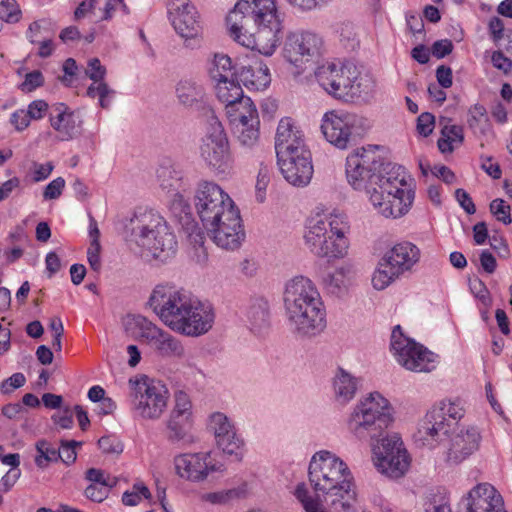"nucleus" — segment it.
I'll list each match as a JSON object with an SVG mask.
<instances>
[{"mask_svg": "<svg viewBox=\"0 0 512 512\" xmlns=\"http://www.w3.org/2000/svg\"><path fill=\"white\" fill-rule=\"evenodd\" d=\"M373 460L381 474L393 479L402 477L410 465L408 452L397 435L385 437L373 447Z\"/></svg>", "mask_w": 512, "mask_h": 512, "instance_id": "a211bd4d", "label": "nucleus"}, {"mask_svg": "<svg viewBox=\"0 0 512 512\" xmlns=\"http://www.w3.org/2000/svg\"><path fill=\"white\" fill-rule=\"evenodd\" d=\"M99 448L104 453H121L123 451L122 443L114 436H103L98 440Z\"/></svg>", "mask_w": 512, "mask_h": 512, "instance_id": "69168bd1", "label": "nucleus"}, {"mask_svg": "<svg viewBox=\"0 0 512 512\" xmlns=\"http://www.w3.org/2000/svg\"><path fill=\"white\" fill-rule=\"evenodd\" d=\"M346 178L354 190L364 191L375 210L385 218L406 215L415 199V191L403 166L384 162L381 149L368 145L346 158Z\"/></svg>", "mask_w": 512, "mask_h": 512, "instance_id": "f257e3e1", "label": "nucleus"}, {"mask_svg": "<svg viewBox=\"0 0 512 512\" xmlns=\"http://www.w3.org/2000/svg\"><path fill=\"white\" fill-rule=\"evenodd\" d=\"M247 319L250 329L260 332L269 324V305L264 299H256L247 310Z\"/></svg>", "mask_w": 512, "mask_h": 512, "instance_id": "58836bf2", "label": "nucleus"}, {"mask_svg": "<svg viewBox=\"0 0 512 512\" xmlns=\"http://www.w3.org/2000/svg\"><path fill=\"white\" fill-rule=\"evenodd\" d=\"M262 0H238L234 7L228 12L225 22L228 34L239 45L242 38L247 34L244 31L243 22L247 16H251L254 21V11L262 8Z\"/></svg>", "mask_w": 512, "mask_h": 512, "instance_id": "c756f323", "label": "nucleus"}, {"mask_svg": "<svg viewBox=\"0 0 512 512\" xmlns=\"http://www.w3.org/2000/svg\"><path fill=\"white\" fill-rule=\"evenodd\" d=\"M309 150L304 142L303 133L294 125L291 118L280 120L276 136L275 151L277 157H283L285 154L294 153L297 150Z\"/></svg>", "mask_w": 512, "mask_h": 512, "instance_id": "7c9ffc66", "label": "nucleus"}, {"mask_svg": "<svg viewBox=\"0 0 512 512\" xmlns=\"http://www.w3.org/2000/svg\"><path fill=\"white\" fill-rule=\"evenodd\" d=\"M270 181L269 171L267 168H261L258 172L256 181V199L262 203L265 200V193Z\"/></svg>", "mask_w": 512, "mask_h": 512, "instance_id": "0e129e2a", "label": "nucleus"}, {"mask_svg": "<svg viewBox=\"0 0 512 512\" xmlns=\"http://www.w3.org/2000/svg\"><path fill=\"white\" fill-rule=\"evenodd\" d=\"M363 119L356 114L335 111L323 116L321 131L325 139L339 149H346L363 134Z\"/></svg>", "mask_w": 512, "mask_h": 512, "instance_id": "f3484780", "label": "nucleus"}, {"mask_svg": "<svg viewBox=\"0 0 512 512\" xmlns=\"http://www.w3.org/2000/svg\"><path fill=\"white\" fill-rule=\"evenodd\" d=\"M237 79L249 91H264L271 83V74L265 63L255 61L239 67Z\"/></svg>", "mask_w": 512, "mask_h": 512, "instance_id": "2f4dec72", "label": "nucleus"}, {"mask_svg": "<svg viewBox=\"0 0 512 512\" xmlns=\"http://www.w3.org/2000/svg\"><path fill=\"white\" fill-rule=\"evenodd\" d=\"M208 428L213 432L217 446L227 455L240 461L243 457L244 440L238 434L232 420L222 412L209 416Z\"/></svg>", "mask_w": 512, "mask_h": 512, "instance_id": "5701e85b", "label": "nucleus"}, {"mask_svg": "<svg viewBox=\"0 0 512 512\" xmlns=\"http://www.w3.org/2000/svg\"><path fill=\"white\" fill-rule=\"evenodd\" d=\"M360 386V379L343 368H337L332 378V391L335 400L342 404H348L356 395Z\"/></svg>", "mask_w": 512, "mask_h": 512, "instance_id": "473e14b6", "label": "nucleus"}, {"mask_svg": "<svg viewBox=\"0 0 512 512\" xmlns=\"http://www.w3.org/2000/svg\"><path fill=\"white\" fill-rule=\"evenodd\" d=\"M349 274V266H340L323 278V285L329 293L341 295L347 291L350 284Z\"/></svg>", "mask_w": 512, "mask_h": 512, "instance_id": "4c0bfd02", "label": "nucleus"}, {"mask_svg": "<svg viewBox=\"0 0 512 512\" xmlns=\"http://www.w3.org/2000/svg\"><path fill=\"white\" fill-rule=\"evenodd\" d=\"M112 485H95L89 484L84 491V495L87 499L93 502H103L109 495Z\"/></svg>", "mask_w": 512, "mask_h": 512, "instance_id": "603ef678", "label": "nucleus"}, {"mask_svg": "<svg viewBox=\"0 0 512 512\" xmlns=\"http://www.w3.org/2000/svg\"><path fill=\"white\" fill-rule=\"evenodd\" d=\"M470 289L474 296L481 301V303L488 308L491 305V297L488 289L481 280H475L470 285Z\"/></svg>", "mask_w": 512, "mask_h": 512, "instance_id": "338daca9", "label": "nucleus"}, {"mask_svg": "<svg viewBox=\"0 0 512 512\" xmlns=\"http://www.w3.org/2000/svg\"><path fill=\"white\" fill-rule=\"evenodd\" d=\"M284 307L287 322L294 335L312 338L326 328V308L322 297L311 279L295 276L284 290Z\"/></svg>", "mask_w": 512, "mask_h": 512, "instance_id": "f03ea898", "label": "nucleus"}, {"mask_svg": "<svg viewBox=\"0 0 512 512\" xmlns=\"http://www.w3.org/2000/svg\"><path fill=\"white\" fill-rule=\"evenodd\" d=\"M167 10L171 24L180 37L191 40L200 34V16L190 0H169Z\"/></svg>", "mask_w": 512, "mask_h": 512, "instance_id": "b1692460", "label": "nucleus"}, {"mask_svg": "<svg viewBox=\"0 0 512 512\" xmlns=\"http://www.w3.org/2000/svg\"><path fill=\"white\" fill-rule=\"evenodd\" d=\"M431 410L434 411L438 416H443L445 418V422L450 424V428L453 432L455 431L459 421L464 417L466 412L464 403L459 398L443 399L433 405Z\"/></svg>", "mask_w": 512, "mask_h": 512, "instance_id": "f704fd0d", "label": "nucleus"}, {"mask_svg": "<svg viewBox=\"0 0 512 512\" xmlns=\"http://www.w3.org/2000/svg\"><path fill=\"white\" fill-rule=\"evenodd\" d=\"M175 405L171 412L193 416L192 412V402L189 395L184 391H177L175 393Z\"/></svg>", "mask_w": 512, "mask_h": 512, "instance_id": "864d4df0", "label": "nucleus"}, {"mask_svg": "<svg viewBox=\"0 0 512 512\" xmlns=\"http://www.w3.org/2000/svg\"><path fill=\"white\" fill-rule=\"evenodd\" d=\"M101 245L98 239L91 240L87 250V259L92 270L99 272L101 269L100 258Z\"/></svg>", "mask_w": 512, "mask_h": 512, "instance_id": "4d7b16f0", "label": "nucleus"}, {"mask_svg": "<svg viewBox=\"0 0 512 512\" xmlns=\"http://www.w3.org/2000/svg\"><path fill=\"white\" fill-rule=\"evenodd\" d=\"M125 330L134 340L146 344L161 357L184 355V346L179 339L143 315L129 316L125 322Z\"/></svg>", "mask_w": 512, "mask_h": 512, "instance_id": "9b49d317", "label": "nucleus"}, {"mask_svg": "<svg viewBox=\"0 0 512 512\" xmlns=\"http://www.w3.org/2000/svg\"><path fill=\"white\" fill-rule=\"evenodd\" d=\"M391 350L397 362L414 372H430L435 368L437 356L415 340L406 337L401 326L394 327L391 334Z\"/></svg>", "mask_w": 512, "mask_h": 512, "instance_id": "2eb2a0df", "label": "nucleus"}, {"mask_svg": "<svg viewBox=\"0 0 512 512\" xmlns=\"http://www.w3.org/2000/svg\"><path fill=\"white\" fill-rule=\"evenodd\" d=\"M176 95L181 104L191 107L202 100L203 87L193 80H181L176 86Z\"/></svg>", "mask_w": 512, "mask_h": 512, "instance_id": "37998d69", "label": "nucleus"}, {"mask_svg": "<svg viewBox=\"0 0 512 512\" xmlns=\"http://www.w3.org/2000/svg\"><path fill=\"white\" fill-rule=\"evenodd\" d=\"M490 212L504 225H509L512 222L511 218V207L506 204L503 199L497 198L490 203Z\"/></svg>", "mask_w": 512, "mask_h": 512, "instance_id": "3c124183", "label": "nucleus"}, {"mask_svg": "<svg viewBox=\"0 0 512 512\" xmlns=\"http://www.w3.org/2000/svg\"><path fill=\"white\" fill-rule=\"evenodd\" d=\"M260 121L254 120L233 125L239 144L246 149H253L259 142Z\"/></svg>", "mask_w": 512, "mask_h": 512, "instance_id": "ea45409f", "label": "nucleus"}, {"mask_svg": "<svg viewBox=\"0 0 512 512\" xmlns=\"http://www.w3.org/2000/svg\"><path fill=\"white\" fill-rule=\"evenodd\" d=\"M434 125L435 117L431 113L424 112L417 118V132L424 137H427L432 133Z\"/></svg>", "mask_w": 512, "mask_h": 512, "instance_id": "bf43d9fd", "label": "nucleus"}, {"mask_svg": "<svg viewBox=\"0 0 512 512\" xmlns=\"http://www.w3.org/2000/svg\"><path fill=\"white\" fill-rule=\"evenodd\" d=\"M420 249L409 241L395 244L387 251L373 273L372 285L376 290L387 288L401 275L409 272L420 260Z\"/></svg>", "mask_w": 512, "mask_h": 512, "instance_id": "f8f14e48", "label": "nucleus"}, {"mask_svg": "<svg viewBox=\"0 0 512 512\" xmlns=\"http://www.w3.org/2000/svg\"><path fill=\"white\" fill-rule=\"evenodd\" d=\"M213 82L237 79L238 68L232 65V60L225 54H215L212 66L209 70Z\"/></svg>", "mask_w": 512, "mask_h": 512, "instance_id": "a19ab883", "label": "nucleus"}, {"mask_svg": "<svg viewBox=\"0 0 512 512\" xmlns=\"http://www.w3.org/2000/svg\"><path fill=\"white\" fill-rule=\"evenodd\" d=\"M262 8L254 11L255 32L242 38L241 46L255 50L264 56H272L276 51L283 29V20L275 0H262Z\"/></svg>", "mask_w": 512, "mask_h": 512, "instance_id": "1a4fd4ad", "label": "nucleus"}, {"mask_svg": "<svg viewBox=\"0 0 512 512\" xmlns=\"http://www.w3.org/2000/svg\"><path fill=\"white\" fill-rule=\"evenodd\" d=\"M464 142V131L460 125H445L441 130V137L437 141V146L442 153H452L455 146Z\"/></svg>", "mask_w": 512, "mask_h": 512, "instance_id": "79ce46f5", "label": "nucleus"}, {"mask_svg": "<svg viewBox=\"0 0 512 512\" xmlns=\"http://www.w3.org/2000/svg\"><path fill=\"white\" fill-rule=\"evenodd\" d=\"M322 38L314 32H289L284 40L283 57L295 67L314 61L321 54Z\"/></svg>", "mask_w": 512, "mask_h": 512, "instance_id": "6ab92c4d", "label": "nucleus"}, {"mask_svg": "<svg viewBox=\"0 0 512 512\" xmlns=\"http://www.w3.org/2000/svg\"><path fill=\"white\" fill-rule=\"evenodd\" d=\"M320 87L335 99L352 101L369 91V80L361 77L357 66L349 61L325 62L315 70Z\"/></svg>", "mask_w": 512, "mask_h": 512, "instance_id": "0eeeda50", "label": "nucleus"}, {"mask_svg": "<svg viewBox=\"0 0 512 512\" xmlns=\"http://www.w3.org/2000/svg\"><path fill=\"white\" fill-rule=\"evenodd\" d=\"M200 158L217 177L227 179L235 173V160L221 122L212 117L199 146Z\"/></svg>", "mask_w": 512, "mask_h": 512, "instance_id": "9d476101", "label": "nucleus"}, {"mask_svg": "<svg viewBox=\"0 0 512 512\" xmlns=\"http://www.w3.org/2000/svg\"><path fill=\"white\" fill-rule=\"evenodd\" d=\"M128 384L134 415L143 420H158L166 410L170 397L167 386L147 375L130 378Z\"/></svg>", "mask_w": 512, "mask_h": 512, "instance_id": "6e6552de", "label": "nucleus"}, {"mask_svg": "<svg viewBox=\"0 0 512 512\" xmlns=\"http://www.w3.org/2000/svg\"><path fill=\"white\" fill-rule=\"evenodd\" d=\"M283 177L288 183L304 187L311 181L313 175L312 156L309 150L296 149V152L277 157Z\"/></svg>", "mask_w": 512, "mask_h": 512, "instance_id": "393cba45", "label": "nucleus"}, {"mask_svg": "<svg viewBox=\"0 0 512 512\" xmlns=\"http://www.w3.org/2000/svg\"><path fill=\"white\" fill-rule=\"evenodd\" d=\"M294 495L305 512H328L321 500L310 493L304 482L297 484Z\"/></svg>", "mask_w": 512, "mask_h": 512, "instance_id": "a18cd8bd", "label": "nucleus"}, {"mask_svg": "<svg viewBox=\"0 0 512 512\" xmlns=\"http://www.w3.org/2000/svg\"><path fill=\"white\" fill-rule=\"evenodd\" d=\"M25 382L26 378L23 373H14L1 383L0 391L3 394H10L13 390L22 387Z\"/></svg>", "mask_w": 512, "mask_h": 512, "instance_id": "680f3d73", "label": "nucleus"}, {"mask_svg": "<svg viewBox=\"0 0 512 512\" xmlns=\"http://www.w3.org/2000/svg\"><path fill=\"white\" fill-rule=\"evenodd\" d=\"M308 479L317 494L330 498L334 509L349 512L356 500L353 476L347 464L328 450L316 452L309 463Z\"/></svg>", "mask_w": 512, "mask_h": 512, "instance_id": "7ed1b4c3", "label": "nucleus"}, {"mask_svg": "<svg viewBox=\"0 0 512 512\" xmlns=\"http://www.w3.org/2000/svg\"><path fill=\"white\" fill-rule=\"evenodd\" d=\"M215 93L225 107L243 95L240 82L236 78L214 82Z\"/></svg>", "mask_w": 512, "mask_h": 512, "instance_id": "c03bdc74", "label": "nucleus"}, {"mask_svg": "<svg viewBox=\"0 0 512 512\" xmlns=\"http://www.w3.org/2000/svg\"><path fill=\"white\" fill-rule=\"evenodd\" d=\"M203 226L213 242L226 250L239 248L245 237L240 212L237 207L231 210L228 209L215 223Z\"/></svg>", "mask_w": 512, "mask_h": 512, "instance_id": "412c9836", "label": "nucleus"}, {"mask_svg": "<svg viewBox=\"0 0 512 512\" xmlns=\"http://www.w3.org/2000/svg\"><path fill=\"white\" fill-rule=\"evenodd\" d=\"M462 502L465 512H506L501 494L488 483L475 486Z\"/></svg>", "mask_w": 512, "mask_h": 512, "instance_id": "c85d7f7f", "label": "nucleus"}, {"mask_svg": "<svg viewBox=\"0 0 512 512\" xmlns=\"http://www.w3.org/2000/svg\"><path fill=\"white\" fill-rule=\"evenodd\" d=\"M35 448L37 451L35 464L39 468H45L50 462H57L59 460V450L47 440L37 441Z\"/></svg>", "mask_w": 512, "mask_h": 512, "instance_id": "de8ad7c7", "label": "nucleus"}, {"mask_svg": "<svg viewBox=\"0 0 512 512\" xmlns=\"http://www.w3.org/2000/svg\"><path fill=\"white\" fill-rule=\"evenodd\" d=\"M194 295L173 283H161L156 285L147 301L149 308L155 315L169 327L175 331L180 317Z\"/></svg>", "mask_w": 512, "mask_h": 512, "instance_id": "ddd939ff", "label": "nucleus"}, {"mask_svg": "<svg viewBox=\"0 0 512 512\" xmlns=\"http://www.w3.org/2000/svg\"><path fill=\"white\" fill-rule=\"evenodd\" d=\"M115 91L105 81L92 83L86 91V95L92 99L98 98L99 105L103 109H109Z\"/></svg>", "mask_w": 512, "mask_h": 512, "instance_id": "09e8293b", "label": "nucleus"}, {"mask_svg": "<svg viewBox=\"0 0 512 512\" xmlns=\"http://www.w3.org/2000/svg\"><path fill=\"white\" fill-rule=\"evenodd\" d=\"M424 512H452L449 496L445 491H431L424 498Z\"/></svg>", "mask_w": 512, "mask_h": 512, "instance_id": "49530a36", "label": "nucleus"}, {"mask_svg": "<svg viewBox=\"0 0 512 512\" xmlns=\"http://www.w3.org/2000/svg\"><path fill=\"white\" fill-rule=\"evenodd\" d=\"M349 223L341 213H316L304 225L303 240L309 252L328 262L343 259L349 248Z\"/></svg>", "mask_w": 512, "mask_h": 512, "instance_id": "20e7f679", "label": "nucleus"}, {"mask_svg": "<svg viewBox=\"0 0 512 512\" xmlns=\"http://www.w3.org/2000/svg\"><path fill=\"white\" fill-rule=\"evenodd\" d=\"M21 10L16 0H2L0 2V19L7 23H16L20 20Z\"/></svg>", "mask_w": 512, "mask_h": 512, "instance_id": "8fccbe9b", "label": "nucleus"}, {"mask_svg": "<svg viewBox=\"0 0 512 512\" xmlns=\"http://www.w3.org/2000/svg\"><path fill=\"white\" fill-rule=\"evenodd\" d=\"M51 127L58 133L61 141H70L81 134L82 118L65 103H55L49 112Z\"/></svg>", "mask_w": 512, "mask_h": 512, "instance_id": "cd10ccee", "label": "nucleus"}, {"mask_svg": "<svg viewBox=\"0 0 512 512\" xmlns=\"http://www.w3.org/2000/svg\"><path fill=\"white\" fill-rule=\"evenodd\" d=\"M226 115L232 125L242 122L252 121L254 118L259 120L258 110L250 97L242 95L232 104L225 107Z\"/></svg>", "mask_w": 512, "mask_h": 512, "instance_id": "72a5a7b5", "label": "nucleus"}, {"mask_svg": "<svg viewBox=\"0 0 512 512\" xmlns=\"http://www.w3.org/2000/svg\"><path fill=\"white\" fill-rule=\"evenodd\" d=\"M65 188V180L62 177H57L52 180L43 191L44 200L57 199L62 195Z\"/></svg>", "mask_w": 512, "mask_h": 512, "instance_id": "052dcab7", "label": "nucleus"}, {"mask_svg": "<svg viewBox=\"0 0 512 512\" xmlns=\"http://www.w3.org/2000/svg\"><path fill=\"white\" fill-rule=\"evenodd\" d=\"M30 122L31 120L25 109H18L10 116V123L19 132L24 131L30 125Z\"/></svg>", "mask_w": 512, "mask_h": 512, "instance_id": "774afa93", "label": "nucleus"}, {"mask_svg": "<svg viewBox=\"0 0 512 512\" xmlns=\"http://www.w3.org/2000/svg\"><path fill=\"white\" fill-rule=\"evenodd\" d=\"M176 474L189 482L205 481L212 473L222 472L224 465L212 457L210 451L182 453L174 458Z\"/></svg>", "mask_w": 512, "mask_h": 512, "instance_id": "aec40b11", "label": "nucleus"}, {"mask_svg": "<svg viewBox=\"0 0 512 512\" xmlns=\"http://www.w3.org/2000/svg\"><path fill=\"white\" fill-rule=\"evenodd\" d=\"M127 240L165 260L176 251L177 241L166 220L156 211L138 208L125 224Z\"/></svg>", "mask_w": 512, "mask_h": 512, "instance_id": "39448f33", "label": "nucleus"}, {"mask_svg": "<svg viewBox=\"0 0 512 512\" xmlns=\"http://www.w3.org/2000/svg\"><path fill=\"white\" fill-rule=\"evenodd\" d=\"M452 432L450 424L445 422V418L438 416L430 409L419 422L413 437L418 445L432 450L447 441L449 434Z\"/></svg>", "mask_w": 512, "mask_h": 512, "instance_id": "bb28decb", "label": "nucleus"}, {"mask_svg": "<svg viewBox=\"0 0 512 512\" xmlns=\"http://www.w3.org/2000/svg\"><path fill=\"white\" fill-rule=\"evenodd\" d=\"M193 423V416L177 414L170 412L166 423L168 430V440L171 442H179L187 440L188 431Z\"/></svg>", "mask_w": 512, "mask_h": 512, "instance_id": "e433bc0d", "label": "nucleus"}, {"mask_svg": "<svg viewBox=\"0 0 512 512\" xmlns=\"http://www.w3.org/2000/svg\"><path fill=\"white\" fill-rule=\"evenodd\" d=\"M44 77L39 70H34L25 75L24 81L19 85V89L23 92H32L43 86Z\"/></svg>", "mask_w": 512, "mask_h": 512, "instance_id": "5fc2aeb1", "label": "nucleus"}, {"mask_svg": "<svg viewBox=\"0 0 512 512\" xmlns=\"http://www.w3.org/2000/svg\"><path fill=\"white\" fill-rule=\"evenodd\" d=\"M48 109H49L48 103L44 100L38 99V100L32 101L28 105L26 111L28 113L30 120L32 121V120L42 119L46 115Z\"/></svg>", "mask_w": 512, "mask_h": 512, "instance_id": "e2e57ef3", "label": "nucleus"}, {"mask_svg": "<svg viewBox=\"0 0 512 512\" xmlns=\"http://www.w3.org/2000/svg\"><path fill=\"white\" fill-rule=\"evenodd\" d=\"M157 178L161 189L169 197L168 204L171 213L184 225L192 220L189 204L190 183L182 170L174 166H161L157 170Z\"/></svg>", "mask_w": 512, "mask_h": 512, "instance_id": "4468645a", "label": "nucleus"}, {"mask_svg": "<svg viewBox=\"0 0 512 512\" xmlns=\"http://www.w3.org/2000/svg\"><path fill=\"white\" fill-rule=\"evenodd\" d=\"M194 203L203 225H211L226 211L234 209L231 197L215 182L201 180L196 188Z\"/></svg>", "mask_w": 512, "mask_h": 512, "instance_id": "dca6fc26", "label": "nucleus"}, {"mask_svg": "<svg viewBox=\"0 0 512 512\" xmlns=\"http://www.w3.org/2000/svg\"><path fill=\"white\" fill-rule=\"evenodd\" d=\"M491 62L494 68L505 75H509L512 72V60L505 56V54L500 50L492 53Z\"/></svg>", "mask_w": 512, "mask_h": 512, "instance_id": "13d9d810", "label": "nucleus"}, {"mask_svg": "<svg viewBox=\"0 0 512 512\" xmlns=\"http://www.w3.org/2000/svg\"><path fill=\"white\" fill-rule=\"evenodd\" d=\"M445 460L450 465H457L478 450L481 433L475 426H463L456 433L449 434Z\"/></svg>", "mask_w": 512, "mask_h": 512, "instance_id": "a878e982", "label": "nucleus"}, {"mask_svg": "<svg viewBox=\"0 0 512 512\" xmlns=\"http://www.w3.org/2000/svg\"><path fill=\"white\" fill-rule=\"evenodd\" d=\"M394 421V409L387 398L379 392L362 397L351 409L346 427L359 440L378 438Z\"/></svg>", "mask_w": 512, "mask_h": 512, "instance_id": "423d86ee", "label": "nucleus"}, {"mask_svg": "<svg viewBox=\"0 0 512 512\" xmlns=\"http://www.w3.org/2000/svg\"><path fill=\"white\" fill-rule=\"evenodd\" d=\"M85 73L93 81V83H97L104 81L106 76V68L101 64L98 58H92L88 61Z\"/></svg>", "mask_w": 512, "mask_h": 512, "instance_id": "6e6d98bb", "label": "nucleus"}, {"mask_svg": "<svg viewBox=\"0 0 512 512\" xmlns=\"http://www.w3.org/2000/svg\"><path fill=\"white\" fill-rule=\"evenodd\" d=\"M180 317L182 319L176 326L175 332L196 337L207 333L212 328L215 312L210 303L203 302L194 296Z\"/></svg>", "mask_w": 512, "mask_h": 512, "instance_id": "4be33fe9", "label": "nucleus"}, {"mask_svg": "<svg viewBox=\"0 0 512 512\" xmlns=\"http://www.w3.org/2000/svg\"><path fill=\"white\" fill-rule=\"evenodd\" d=\"M467 126L475 136H485L491 131L492 125L484 105L476 103L467 111Z\"/></svg>", "mask_w": 512, "mask_h": 512, "instance_id": "c9c22d12", "label": "nucleus"}]
</instances>
